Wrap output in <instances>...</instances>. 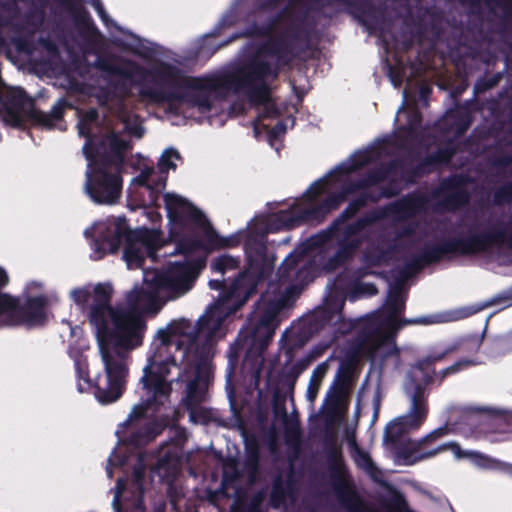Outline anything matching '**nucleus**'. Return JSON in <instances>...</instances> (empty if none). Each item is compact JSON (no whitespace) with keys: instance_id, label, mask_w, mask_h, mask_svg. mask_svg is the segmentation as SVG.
Here are the masks:
<instances>
[{"instance_id":"nucleus-46","label":"nucleus","mask_w":512,"mask_h":512,"mask_svg":"<svg viewBox=\"0 0 512 512\" xmlns=\"http://www.w3.org/2000/svg\"><path fill=\"white\" fill-rule=\"evenodd\" d=\"M387 184L383 185L379 191L371 192L372 203H378L381 199H390L396 197L402 191L401 181L395 178H388Z\"/></svg>"},{"instance_id":"nucleus-1","label":"nucleus","mask_w":512,"mask_h":512,"mask_svg":"<svg viewBox=\"0 0 512 512\" xmlns=\"http://www.w3.org/2000/svg\"><path fill=\"white\" fill-rule=\"evenodd\" d=\"M144 283L146 287L135 286L126 294L125 303L115 306L111 305L113 288L110 284L94 286L89 323L95 328L107 372V376L97 382L101 400L111 401L124 393L129 368L119 349L133 350L141 346L147 329L142 311L156 312L164 305L150 274L145 275Z\"/></svg>"},{"instance_id":"nucleus-21","label":"nucleus","mask_w":512,"mask_h":512,"mask_svg":"<svg viewBox=\"0 0 512 512\" xmlns=\"http://www.w3.org/2000/svg\"><path fill=\"white\" fill-rule=\"evenodd\" d=\"M482 345V338L477 335H469L457 339L453 343L445 346L443 349H431L429 353L416 360L412 365L415 370H435L436 363L442 362L445 358L454 353L464 354L463 357H473L477 355Z\"/></svg>"},{"instance_id":"nucleus-24","label":"nucleus","mask_w":512,"mask_h":512,"mask_svg":"<svg viewBox=\"0 0 512 512\" xmlns=\"http://www.w3.org/2000/svg\"><path fill=\"white\" fill-rule=\"evenodd\" d=\"M427 202L428 199L423 193L414 191L386 205L379 211H384L385 217L390 216L399 221H405L422 212Z\"/></svg>"},{"instance_id":"nucleus-41","label":"nucleus","mask_w":512,"mask_h":512,"mask_svg":"<svg viewBox=\"0 0 512 512\" xmlns=\"http://www.w3.org/2000/svg\"><path fill=\"white\" fill-rule=\"evenodd\" d=\"M360 243L359 239H350L343 236L335 255L329 259V265L335 267L337 264L348 260L357 250Z\"/></svg>"},{"instance_id":"nucleus-26","label":"nucleus","mask_w":512,"mask_h":512,"mask_svg":"<svg viewBox=\"0 0 512 512\" xmlns=\"http://www.w3.org/2000/svg\"><path fill=\"white\" fill-rule=\"evenodd\" d=\"M92 66L110 76H119L125 79H132L136 73H145L143 67L137 63L125 60L124 65H117L112 57L98 56Z\"/></svg>"},{"instance_id":"nucleus-35","label":"nucleus","mask_w":512,"mask_h":512,"mask_svg":"<svg viewBox=\"0 0 512 512\" xmlns=\"http://www.w3.org/2000/svg\"><path fill=\"white\" fill-rule=\"evenodd\" d=\"M120 247L124 244L123 258L127 262L128 266L134 265L135 267H141L147 256L145 250L130 237L120 235L119 237Z\"/></svg>"},{"instance_id":"nucleus-59","label":"nucleus","mask_w":512,"mask_h":512,"mask_svg":"<svg viewBox=\"0 0 512 512\" xmlns=\"http://www.w3.org/2000/svg\"><path fill=\"white\" fill-rule=\"evenodd\" d=\"M326 372H327V365L325 363L318 365L314 369L311 379H310L308 389H307V397L310 401L315 400L318 390H319V387H320V382H321L322 378L325 376Z\"/></svg>"},{"instance_id":"nucleus-23","label":"nucleus","mask_w":512,"mask_h":512,"mask_svg":"<svg viewBox=\"0 0 512 512\" xmlns=\"http://www.w3.org/2000/svg\"><path fill=\"white\" fill-rule=\"evenodd\" d=\"M462 113L463 115H461L454 124L443 127L442 125L435 123L431 128H469L470 118L466 111H450L452 117H454V114ZM422 119V113L418 106L415 103L408 104L404 101L401 107L397 110L393 128H430L429 126L422 125Z\"/></svg>"},{"instance_id":"nucleus-18","label":"nucleus","mask_w":512,"mask_h":512,"mask_svg":"<svg viewBox=\"0 0 512 512\" xmlns=\"http://www.w3.org/2000/svg\"><path fill=\"white\" fill-rule=\"evenodd\" d=\"M471 182L468 174L454 173L442 178L432 195L439 199L438 206L443 211H460L470 203L471 194L468 185Z\"/></svg>"},{"instance_id":"nucleus-30","label":"nucleus","mask_w":512,"mask_h":512,"mask_svg":"<svg viewBox=\"0 0 512 512\" xmlns=\"http://www.w3.org/2000/svg\"><path fill=\"white\" fill-rule=\"evenodd\" d=\"M72 14L75 24L83 33H93L97 28L80 0H59Z\"/></svg>"},{"instance_id":"nucleus-62","label":"nucleus","mask_w":512,"mask_h":512,"mask_svg":"<svg viewBox=\"0 0 512 512\" xmlns=\"http://www.w3.org/2000/svg\"><path fill=\"white\" fill-rule=\"evenodd\" d=\"M11 44L15 47L17 52L31 55L34 53L36 46L34 41L29 36H13Z\"/></svg>"},{"instance_id":"nucleus-64","label":"nucleus","mask_w":512,"mask_h":512,"mask_svg":"<svg viewBox=\"0 0 512 512\" xmlns=\"http://www.w3.org/2000/svg\"><path fill=\"white\" fill-rule=\"evenodd\" d=\"M481 466L501 471L512 477V464L491 457H482Z\"/></svg>"},{"instance_id":"nucleus-37","label":"nucleus","mask_w":512,"mask_h":512,"mask_svg":"<svg viewBox=\"0 0 512 512\" xmlns=\"http://www.w3.org/2000/svg\"><path fill=\"white\" fill-rule=\"evenodd\" d=\"M66 102L59 100L49 112H43L35 108L32 115V123L43 125L45 128H53V122L62 119Z\"/></svg>"},{"instance_id":"nucleus-32","label":"nucleus","mask_w":512,"mask_h":512,"mask_svg":"<svg viewBox=\"0 0 512 512\" xmlns=\"http://www.w3.org/2000/svg\"><path fill=\"white\" fill-rule=\"evenodd\" d=\"M104 364V375H98L94 381L92 382L91 379L89 378V369H88V363L86 362V360H82L80 358L76 359L75 362H74V367H75V372H76V377L78 379V390L80 392H84V388L81 384L80 381H84V383L87 385L88 388H93L94 389V395L96 397V399L102 403V404H109V403H112V402H115L116 400H118L120 397H117L115 398L114 400H111V401H104V400H101L100 399V396H99V389H98V379L101 378V377H106L107 376V372H106V366H105V363L103 362Z\"/></svg>"},{"instance_id":"nucleus-8","label":"nucleus","mask_w":512,"mask_h":512,"mask_svg":"<svg viewBox=\"0 0 512 512\" xmlns=\"http://www.w3.org/2000/svg\"><path fill=\"white\" fill-rule=\"evenodd\" d=\"M397 333L398 330H394L391 326L385 325V328H383L376 315L367 316L357 331L348 357L353 362H356L361 356L374 361L379 350L384 348L383 359L399 358L400 349L396 344Z\"/></svg>"},{"instance_id":"nucleus-58","label":"nucleus","mask_w":512,"mask_h":512,"mask_svg":"<svg viewBox=\"0 0 512 512\" xmlns=\"http://www.w3.org/2000/svg\"><path fill=\"white\" fill-rule=\"evenodd\" d=\"M435 169L425 156L415 166L406 170V181L409 183H415L416 179L421 178L425 175L432 173Z\"/></svg>"},{"instance_id":"nucleus-60","label":"nucleus","mask_w":512,"mask_h":512,"mask_svg":"<svg viewBox=\"0 0 512 512\" xmlns=\"http://www.w3.org/2000/svg\"><path fill=\"white\" fill-rule=\"evenodd\" d=\"M253 137L257 141L266 140L271 147H275L278 142H281L287 130H252Z\"/></svg>"},{"instance_id":"nucleus-57","label":"nucleus","mask_w":512,"mask_h":512,"mask_svg":"<svg viewBox=\"0 0 512 512\" xmlns=\"http://www.w3.org/2000/svg\"><path fill=\"white\" fill-rule=\"evenodd\" d=\"M173 159H181L180 153L175 148H167L161 154L157 167L161 174H167L169 170H175L177 165L173 162Z\"/></svg>"},{"instance_id":"nucleus-29","label":"nucleus","mask_w":512,"mask_h":512,"mask_svg":"<svg viewBox=\"0 0 512 512\" xmlns=\"http://www.w3.org/2000/svg\"><path fill=\"white\" fill-rule=\"evenodd\" d=\"M369 202L372 203L371 192H363L353 198L339 216L330 224L328 232L334 233L337 231L341 224L355 217Z\"/></svg>"},{"instance_id":"nucleus-16","label":"nucleus","mask_w":512,"mask_h":512,"mask_svg":"<svg viewBox=\"0 0 512 512\" xmlns=\"http://www.w3.org/2000/svg\"><path fill=\"white\" fill-rule=\"evenodd\" d=\"M143 395L141 402L135 405L129 414L127 421L140 420L148 412H157L164 402L169 398L172 391V381L143 372L139 381Z\"/></svg>"},{"instance_id":"nucleus-48","label":"nucleus","mask_w":512,"mask_h":512,"mask_svg":"<svg viewBox=\"0 0 512 512\" xmlns=\"http://www.w3.org/2000/svg\"><path fill=\"white\" fill-rule=\"evenodd\" d=\"M353 445V459L356 466L366 473L372 475L377 470L371 456L368 452L361 449L355 441L352 442Z\"/></svg>"},{"instance_id":"nucleus-56","label":"nucleus","mask_w":512,"mask_h":512,"mask_svg":"<svg viewBox=\"0 0 512 512\" xmlns=\"http://www.w3.org/2000/svg\"><path fill=\"white\" fill-rule=\"evenodd\" d=\"M305 365L301 362L296 363L292 367H290L288 370H282L279 373V380L278 382L281 383L283 386L287 387L289 390L293 391L295 383L304 370Z\"/></svg>"},{"instance_id":"nucleus-38","label":"nucleus","mask_w":512,"mask_h":512,"mask_svg":"<svg viewBox=\"0 0 512 512\" xmlns=\"http://www.w3.org/2000/svg\"><path fill=\"white\" fill-rule=\"evenodd\" d=\"M373 162L372 152L365 150L353 154L348 163H342L334 169V172L346 175L360 170Z\"/></svg>"},{"instance_id":"nucleus-51","label":"nucleus","mask_w":512,"mask_h":512,"mask_svg":"<svg viewBox=\"0 0 512 512\" xmlns=\"http://www.w3.org/2000/svg\"><path fill=\"white\" fill-rule=\"evenodd\" d=\"M71 297L81 311L86 313L87 318L89 319V311L91 306L94 304V292L91 293L86 288H77L71 292Z\"/></svg>"},{"instance_id":"nucleus-14","label":"nucleus","mask_w":512,"mask_h":512,"mask_svg":"<svg viewBox=\"0 0 512 512\" xmlns=\"http://www.w3.org/2000/svg\"><path fill=\"white\" fill-rule=\"evenodd\" d=\"M421 377L415 383L411 396V406L408 415L390 423L384 432L386 442L397 443L406 430L419 429L426 421L429 406L426 395V387L434 382L435 370H417Z\"/></svg>"},{"instance_id":"nucleus-49","label":"nucleus","mask_w":512,"mask_h":512,"mask_svg":"<svg viewBox=\"0 0 512 512\" xmlns=\"http://www.w3.org/2000/svg\"><path fill=\"white\" fill-rule=\"evenodd\" d=\"M301 428L298 423L286 425L284 441L286 446L297 455L301 450Z\"/></svg>"},{"instance_id":"nucleus-33","label":"nucleus","mask_w":512,"mask_h":512,"mask_svg":"<svg viewBox=\"0 0 512 512\" xmlns=\"http://www.w3.org/2000/svg\"><path fill=\"white\" fill-rule=\"evenodd\" d=\"M383 218H385L384 211H379V209L368 211L352 223L346 225L343 230V236L346 238L355 239L354 236L359 235L367 227L375 224L377 221Z\"/></svg>"},{"instance_id":"nucleus-54","label":"nucleus","mask_w":512,"mask_h":512,"mask_svg":"<svg viewBox=\"0 0 512 512\" xmlns=\"http://www.w3.org/2000/svg\"><path fill=\"white\" fill-rule=\"evenodd\" d=\"M287 498V486L283 480L278 477L274 480L272 489L270 492L269 502L271 507L278 509L286 501Z\"/></svg>"},{"instance_id":"nucleus-20","label":"nucleus","mask_w":512,"mask_h":512,"mask_svg":"<svg viewBox=\"0 0 512 512\" xmlns=\"http://www.w3.org/2000/svg\"><path fill=\"white\" fill-rule=\"evenodd\" d=\"M0 103L7 116V121L14 128L22 126L24 119L32 122L35 111V101L21 87H0Z\"/></svg>"},{"instance_id":"nucleus-31","label":"nucleus","mask_w":512,"mask_h":512,"mask_svg":"<svg viewBox=\"0 0 512 512\" xmlns=\"http://www.w3.org/2000/svg\"><path fill=\"white\" fill-rule=\"evenodd\" d=\"M402 167V160L392 159L384 164H381L379 167L370 170L363 176L367 188L369 189L385 182L388 180L391 174L396 173V171Z\"/></svg>"},{"instance_id":"nucleus-45","label":"nucleus","mask_w":512,"mask_h":512,"mask_svg":"<svg viewBox=\"0 0 512 512\" xmlns=\"http://www.w3.org/2000/svg\"><path fill=\"white\" fill-rule=\"evenodd\" d=\"M478 362L470 357H461L452 365L440 370L435 371L434 380L438 379L439 383H442L448 376L459 373L469 367L477 365Z\"/></svg>"},{"instance_id":"nucleus-36","label":"nucleus","mask_w":512,"mask_h":512,"mask_svg":"<svg viewBox=\"0 0 512 512\" xmlns=\"http://www.w3.org/2000/svg\"><path fill=\"white\" fill-rule=\"evenodd\" d=\"M210 288L214 290L222 291V298L220 303L211 305L202 316H205L209 311H214V315L222 316L223 321L229 315L235 314L236 312L230 311L233 306V302L231 301L229 304L225 302V294L230 288V284L226 283L225 279L222 280H210L209 282Z\"/></svg>"},{"instance_id":"nucleus-50","label":"nucleus","mask_w":512,"mask_h":512,"mask_svg":"<svg viewBox=\"0 0 512 512\" xmlns=\"http://www.w3.org/2000/svg\"><path fill=\"white\" fill-rule=\"evenodd\" d=\"M201 249L207 250L205 238L201 240L192 236L183 237L178 241L176 245V251L185 256H188Z\"/></svg>"},{"instance_id":"nucleus-42","label":"nucleus","mask_w":512,"mask_h":512,"mask_svg":"<svg viewBox=\"0 0 512 512\" xmlns=\"http://www.w3.org/2000/svg\"><path fill=\"white\" fill-rule=\"evenodd\" d=\"M167 176L158 175L150 178V186L148 187V197L142 200L144 206L159 207V199L162 191L166 187Z\"/></svg>"},{"instance_id":"nucleus-39","label":"nucleus","mask_w":512,"mask_h":512,"mask_svg":"<svg viewBox=\"0 0 512 512\" xmlns=\"http://www.w3.org/2000/svg\"><path fill=\"white\" fill-rule=\"evenodd\" d=\"M458 152V145L455 141L449 140L445 145L439 147L435 152L428 154L427 161L434 169L442 165H448Z\"/></svg>"},{"instance_id":"nucleus-53","label":"nucleus","mask_w":512,"mask_h":512,"mask_svg":"<svg viewBox=\"0 0 512 512\" xmlns=\"http://www.w3.org/2000/svg\"><path fill=\"white\" fill-rule=\"evenodd\" d=\"M384 506L390 512H414L410 509L403 493L393 487H391V496Z\"/></svg>"},{"instance_id":"nucleus-63","label":"nucleus","mask_w":512,"mask_h":512,"mask_svg":"<svg viewBox=\"0 0 512 512\" xmlns=\"http://www.w3.org/2000/svg\"><path fill=\"white\" fill-rule=\"evenodd\" d=\"M365 318H359V319H349L345 320L341 318L336 323L335 333L339 334L341 336L347 335L353 330L361 327V325L364 323Z\"/></svg>"},{"instance_id":"nucleus-55","label":"nucleus","mask_w":512,"mask_h":512,"mask_svg":"<svg viewBox=\"0 0 512 512\" xmlns=\"http://www.w3.org/2000/svg\"><path fill=\"white\" fill-rule=\"evenodd\" d=\"M244 90L248 91L249 98L252 102L263 104L270 100V89L266 81L254 83L251 86H245Z\"/></svg>"},{"instance_id":"nucleus-2","label":"nucleus","mask_w":512,"mask_h":512,"mask_svg":"<svg viewBox=\"0 0 512 512\" xmlns=\"http://www.w3.org/2000/svg\"><path fill=\"white\" fill-rule=\"evenodd\" d=\"M291 14V8L285 6L280 11L267 17L263 22H249L245 28L234 33L219 47H223L238 38H266L258 48V55L275 57L276 64L272 66L268 61L258 56L252 57L248 62L233 71L222 73L224 82L230 91L239 92L245 86L266 81L268 77L277 78L280 68L289 66L294 59L295 42L302 39L303 28L300 24L291 23L286 31L275 36L282 22Z\"/></svg>"},{"instance_id":"nucleus-7","label":"nucleus","mask_w":512,"mask_h":512,"mask_svg":"<svg viewBox=\"0 0 512 512\" xmlns=\"http://www.w3.org/2000/svg\"><path fill=\"white\" fill-rule=\"evenodd\" d=\"M196 327L197 323L191 332H187V329L190 328L188 321L173 320L165 328L159 329L151 343L143 372L168 379L171 368L178 367L180 364L174 356V351L181 350V343L174 342L173 337L187 335L189 341H191Z\"/></svg>"},{"instance_id":"nucleus-19","label":"nucleus","mask_w":512,"mask_h":512,"mask_svg":"<svg viewBox=\"0 0 512 512\" xmlns=\"http://www.w3.org/2000/svg\"><path fill=\"white\" fill-rule=\"evenodd\" d=\"M170 221L180 227H193L202 231L205 237L212 224L205 214L187 199L172 193L163 195Z\"/></svg>"},{"instance_id":"nucleus-15","label":"nucleus","mask_w":512,"mask_h":512,"mask_svg":"<svg viewBox=\"0 0 512 512\" xmlns=\"http://www.w3.org/2000/svg\"><path fill=\"white\" fill-rule=\"evenodd\" d=\"M450 432L451 429L447 424L438 427L419 440L409 441L403 444L399 449V455L408 465H413L420 461L433 458L445 451H451L457 459L477 456L482 460V457H486L479 453L463 451L460 445L455 441L439 445L436 444L439 439L449 435ZM481 463L482 461L480 464Z\"/></svg>"},{"instance_id":"nucleus-12","label":"nucleus","mask_w":512,"mask_h":512,"mask_svg":"<svg viewBox=\"0 0 512 512\" xmlns=\"http://www.w3.org/2000/svg\"><path fill=\"white\" fill-rule=\"evenodd\" d=\"M478 224L469 225L466 236L448 238L453 256H472L486 253L495 247L512 250V230L501 222H496L477 231Z\"/></svg>"},{"instance_id":"nucleus-25","label":"nucleus","mask_w":512,"mask_h":512,"mask_svg":"<svg viewBox=\"0 0 512 512\" xmlns=\"http://www.w3.org/2000/svg\"><path fill=\"white\" fill-rule=\"evenodd\" d=\"M385 309L388 313L385 325L391 326L394 330H400L407 325L414 324H430L431 321L427 317H419V318H401L398 316L401 311L404 309V301L401 298V284H397L391 286L389 289V293L387 296Z\"/></svg>"},{"instance_id":"nucleus-13","label":"nucleus","mask_w":512,"mask_h":512,"mask_svg":"<svg viewBox=\"0 0 512 512\" xmlns=\"http://www.w3.org/2000/svg\"><path fill=\"white\" fill-rule=\"evenodd\" d=\"M247 267L239 271L225 294L226 304L233 302L230 311L237 312L256 291L258 280L263 276L266 262L264 243L247 245L245 248Z\"/></svg>"},{"instance_id":"nucleus-27","label":"nucleus","mask_w":512,"mask_h":512,"mask_svg":"<svg viewBox=\"0 0 512 512\" xmlns=\"http://www.w3.org/2000/svg\"><path fill=\"white\" fill-rule=\"evenodd\" d=\"M300 258V254L291 253L284 259L277 272L280 282L284 283L295 277V279L301 280V284H307L309 269L306 267L298 268Z\"/></svg>"},{"instance_id":"nucleus-5","label":"nucleus","mask_w":512,"mask_h":512,"mask_svg":"<svg viewBox=\"0 0 512 512\" xmlns=\"http://www.w3.org/2000/svg\"><path fill=\"white\" fill-rule=\"evenodd\" d=\"M222 325V316L209 311L197 320L195 333L183 349L176 380L187 382L182 401L189 416L194 417L197 406L206 400L209 377L207 362L211 356L213 339Z\"/></svg>"},{"instance_id":"nucleus-11","label":"nucleus","mask_w":512,"mask_h":512,"mask_svg":"<svg viewBox=\"0 0 512 512\" xmlns=\"http://www.w3.org/2000/svg\"><path fill=\"white\" fill-rule=\"evenodd\" d=\"M205 264V258L200 257L184 262H175L167 269L151 273L152 284L158 289L162 298L161 304L178 299L190 291Z\"/></svg>"},{"instance_id":"nucleus-3","label":"nucleus","mask_w":512,"mask_h":512,"mask_svg":"<svg viewBox=\"0 0 512 512\" xmlns=\"http://www.w3.org/2000/svg\"><path fill=\"white\" fill-rule=\"evenodd\" d=\"M116 130H78L85 139L83 154L88 160L85 191L96 204L113 205L122 192L121 172L131 140L120 138Z\"/></svg>"},{"instance_id":"nucleus-4","label":"nucleus","mask_w":512,"mask_h":512,"mask_svg":"<svg viewBox=\"0 0 512 512\" xmlns=\"http://www.w3.org/2000/svg\"><path fill=\"white\" fill-rule=\"evenodd\" d=\"M223 74L210 77L184 76L171 64L150 72V80L140 83L139 95L154 104L188 103L202 112L212 109L211 94L226 96L230 90Z\"/></svg>"},{"instance_id":"nucleus-44","label":"nucleus","mask_w":512,"mask_h":512,"mask_svg":"<svg viewBox=\"0 0 512 512\" xmlns=\"http://www.w3.org/2000/svg\"><path fill=\"white\" fill-rule=\"evenodd\" d=\"M295 216L298 226L302 224H319L327 217L320 204L310 208L301 209L295 213Z\"/></svg>"},{"instance_id":"nucleus-10","label":"nucleus","mask_w":512,"mask_h":512,"mask_svg":"<svg viewBox=\"0 0 512 512\" xmlns=\"http://www.w3.org/2000/svg\"><path fill=\"white\" fill-rule=\"evenodd\" d=\"M324 448L331 485L340 505L347 512H373L356 489L341 447L331 440L325 442Z\"/></svg>"},{"instance_id":"nucleus-47","label":"nucleus","mask_w":512,"mask_h":512,"mask_svg":"<svg viewBox=\"0 0 512 512\" xmlns=\"http://www.w3.org/2000/svg\"><path fill=\"white\" fill-rule=\"evenodd\" d=\"M240 263V257L223 254L213 260L211 267L215 272L225 274L228 271L238 270L240 268Z\"/></svg>"},{"instance_id":"nucleus-9","label":"nucleus","mask_w":512,"mask_h":512,"mask_svg":"<svg viewBox=\"0 0 512 512\" xmlns=\"http://www.w3.org/2000/svg\"><path fill=\"white\" fill-rule=\"evenodd\" d=\"M284 302V298L271 302L253 327L249 339L245 340V343L249 342L250 349L246 352L243 368L250 374L251 381L256 389L260 385L265 365L263 352L273 338L277 316L284 307Z\"/></svg>"},{"instance_id":"nucleus-61","label":"nucleus","mask_w":512,"mask_h":512,"mask_svg":"<svg viewBox=\"0 0 512 512\" xmlns=\"http://www.w3.org/2000/svg\"><path fill=\"white\" fill-rule=\"evenodd\" d=\"M246 458L245 465L250 469H256L260 461V449L255 439L249 440L245 445Z\"/></svg>"},{"instance_id":"nucleus-40","label":"nucleus","mask_w":512,"mask_h":512,"mask_svg":"<svg viewBox=\"0 0 512 512\" xmlns=\"http://www.w3.org/2000/svg\"><path fill=\"white\" fill-rule=\"evenodd\" d=\"M205 239L207 251L237 247L240 244V238L237 235L221 236L213 226L208 229Z\"/></svg>"},{"instance_id":"nucleus-22","label":"nucleus","mask_w":512,"mask_h":512,"mask_svg":"<svg viewBox=\"0 0 512 512\" xmlns=\"http://www.w3.org/2000/svg\"><path fill=\"white\" fill-rule=\"evenodd\" d=\"M448 256H453L448 238L441 239L437 242H427L419 253L409 260L399 271L400 278L404 281L420 272L425 267L439 263Z\"/></svg>"},{"instance_id":"nucleus-43","label":"nucleus","mask_w":512,"mask_h":512,"mask_svg":"<svg viewBox=\"0 0 512 512\" xmlns=\"http://www.w3.org/2000/svg\"><path fill=\"white\" fill-rule=\"evenodd\" d=\"M368 274V272L363 268H358L354 272V277L356 279L355 283L352 285L351 291H350V299H357L361 295H369L373 296L377 294L378 290L375 284L373 283H364L361 282L360 279L365 277Z\"/></svg>"},{"instance_id":"nucleus-34","label":"nucleus","mask_w":512,"mask_h":512,"mask_svg":"<svg viewBox=\"0 0 512 512\" xmlns=\"http://www.w3.org/2000/svg\"><path fill=\"white\" fill-rule=\"evenodd\" d=\"M298 227L295 213L291 209L280 210L273 213L267 220L266 232L276 233L281 230H290Z\"/></svg>"},{"instance_id":"nucleus-52","label":"nucleus","mask_w":512,"mask_h":512,"mask_svg":"<svg viewBox=\"0 0 512 512\" xmlns=\"http://www.w3.org/2000/svg\"><path fill=\"white\" fill-rule=\"evenodd\" d=\"M492 203L496 207L512 204V180L504 182L493 191Z\"/></svg>"},{"instance_id":"nucleus-6","label":"nucleus","mask_w":512,"mask_h":512,"mask_svg":"<svg viewBox=\"0 0 512 512\" xmlns=\"http://www.w3.org/2000/svg\"><path fill=\"white\" fill-rule=\"evenodd\" d=\"M9 276L0 266V317L8 326H22L27 329L41 327L47 321L48 298L44 294L35 296H13L2 292Z\"/></svg>"},{"instance_id":"nucleus-17","label":"nucleus","mask_w":512,"mask_h":512,"mask_svg":"<svg viewBox=\"0 0 512 512\" xmlns=\"http://www.w3.org/2000/svg\"><path fill=\"white\" fill-rule=\"evenodd\" d=\"M127 234L133 241L138 243L152 260L157 259V252L163 246L161 233L155 229L140 228L132 230L125 218H118L114 224V230L111 235L103 239V244L109 253H117L120 249V235Z\"/></svg>"},{"instance_id":"nucleus-28","label":"nucleus","mask_w":512,"mask_h":512,"mask_svg":"<svg viewBox=\"0 0 512 512\" xmlns=\"http://www.w3.org/2000/svg\"><path fill=\"white\" fill-rule=\"evenodd\" d=\"M345 6L347 13L361 24L368 26V20L375 19L377 8L371 0H333Z\"/></svg>"}]
</instances>
